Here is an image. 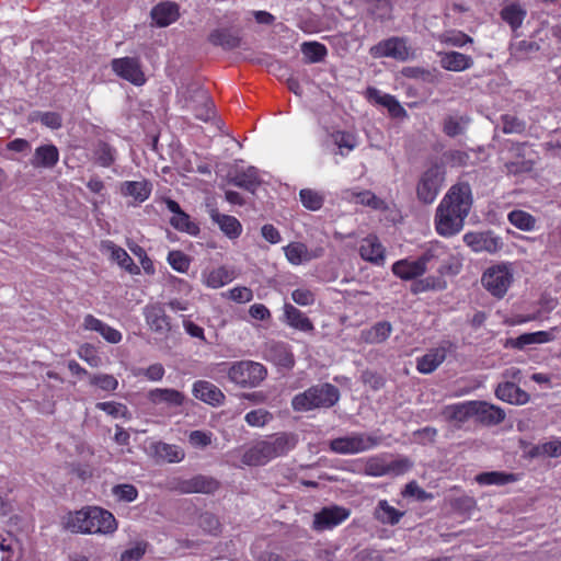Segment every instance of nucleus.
Returning <instances> with one entry per match:
<instances>
[{"label": "nucleus", "instance_id": "f03ea898", "mask_svg": "<svg viewBox=\"0 0 561 561\" xmlns=\"http://www.w3.org/2000/svg\"><path fill=\"white\" fill-rule=\"evenodd\" d=\"M298 443L294 433L280 432L253 443L242 455V462L250 467L264 466L271 460L283 457Z\"/></svg>", "mask_w": 561, "mask_h": 561}, {"label": "nucleus", "instance_id": "b1692460", "mask_svg": "<svg viewBox=\"0 0 561 561\" xmlns=\"http://www.w3.org/2000/svg\"><path fill=\"white\" fill-rule=\"evenodd\" d=\"M193 394L195 398L211 405H220L225 401L224 392L217 386L206 380H198L194 383Z\"/></svg>", "mask_w": 561, "mask_h": 561}, {"label": "nucleus", "instance_id": "49530a36", "mask_svg": "<svg viewBox=\"0 0 561 561\" xmlns=\"http://www.w3.org/2000/svg\"><path fill=\"white\" fill-rule=\"evenodd\" d=\"M502 125V131L504 134H517L522 135L526 130V122L516 115L504 114L500 118Z\"/></svg>", "mask_w": 561, "mask_h": 561}, {"label": "nucleus", "instance_id": "6e6552de", "mask_svg": "<svg viewBox=\"0 0 561 561\" xmlns=\"http://www.w3.org/2000/svg\"><path fill=\"white\" fill-rule=\"evenodd\" d=\"M381 443V437L367 433H352L330 440V450L335 454L348 455L369 450Z\"/></svg>", "mask_w": 561, "mask_h": 561}, {"label": "nucleus", "instance_id": "aec40b11", "mask_svg": "<svg viewBox=\"0 0 561 561\" xmlns=\"http://www.w3.org/2000/svg\"><path fill=\"white\" fill-rule=\"evenodd\" d=\"M152 188V183L149 180L141 179L122 182L118 192L124 197H131L136 204H141L150 197Z\"/></svg>", "mask_w": 561, "mask_h": 561}, {"label": "nucleus", "instance_id": "79ce46f5", "mask_svg": "<svg viewBox=\"0 0 561 561\" xmlns=\"http://www.w3.org/2000/svg\"><path fill=\"white\" fill-rule=\"evenodd\" d=\"M526 16V11L519 4L512 3L504 7L501 11V18L515 31Z\"/></svg>", "mask_w": 561, "mask_h": 561}, {"label": "nucleus", "instance_id": "a18cd8bd", "mask_svg": "<svg viewBox=\"0 0 561 561\" xmlns=\"http://www.w3.org/2000/svg\"><path fill=\"white\" fill-rule=\"evenodd\" d=\"M301 51L309 62L322 61L327 54V47L318 42H306L301 45Z\"/></svg>", "mask_w": 561, "mask_h": 561}, {"label": "nucleus", "instance_id": "69168bd1", "mask_svg": "<svg viewBox=\"0 0 561 561\" xmlns=\"http://www.w3.org/2000/svg\"><path fill=\"white\" fill-rule=\"evenodd\" d=\"M293 300L299 306H310L316 301L314 294L307 288H298L291 293Z\"/></svg>", "mask_w": 561, "mask_h": 561}, {"label": "nucleus", "instance_id": "58836bf2", "mask_svg": "<svg viewBox=\"0 0 561 561\" xmlns=\"http://www.w3.org/2000/svg\"><path fill=\"white\" fill-rule=\"evenodd\" d=\"M209 42L215 46L231 50L240 46L241 38L229 30H215L209 35Z\"/></svg>", "mask_w": 561, "mask_h": 561}, {"label": "nucleus", "instance_id": "6e6d98bb", "mask_svg": "<svg viewBox=\"0 0 561 561\" xmlns=\"http://www.w3.org/2000/svg\"><path fill=\"white\" fill-rule=\"evenodd\" d=\"M112 493L118 501L126 503L135 501L138 496L136 486L128 483L115 485Z\"/></svg>", "mask_w": 561, "mask_h": 561}, {"label": "nucleus", "instance_id": "f704fd0d", "mask_svg": "<svg viewBox=\"0 0 561 561\" xmlns=\"http://www.w3.org/2000/svg\"><path fill=\"white\" fill-rule=\"evenodd\" d=\"M538 331L533 333H524L516 339H511L508 345L514 348L523 350L530 344H542L554 340L553 331Z\"/></svg>", "mask_w": 561, "mask_h": 561}, {"label": "nucleus", "instance_id": "0e129e2a", "mask_svg": "<svg viewBox=\"0 0 561 561\" xmlns=\"http://www.w3.org/2000/svg\"><path fill=\"white\" fill-rule=\"evenodd\" d=\"M35 118L51 129H58L62 125L61 115L56 112H37Z\"/></svg>", "mask_w": 561, "mask_h": 561}, {"label": "nucleus", "instance_id": "c9c22d12", "mask_svg": "<svg viewBox=\"0 0 561 561\" xmlns=\"http://www.w3.org/2000/svg\"><path fill=\"white\" fill-rule=\"evenodd\" d=\"M473 65L470 56L458 51H448L440 54V66L449 71H462Z\"/></svg>", "mask_w": 561, "mask_h": 561}, {"label": "nucleus", "instance_id": "7c9ffc66", "mask_svg": "<svg viewBox=\"0 0 561 561\" xmlns=\"http://www.w3.org/2000/svg\"><path fill=\"white\" fill-rule=\"evenodd\" d=\"M284 312L285 320L291 328L302 332H311L314 330V325L311 320L291 304H285Z\"/></svg>", "mask_w": 561, "mask_h": 561}, {"label": "nucleus", "instance_id": "bf43d9fd", "mask_svg": "<svg viewBox=\"0 0 561 561\" xmlns=\"http://www.w3.org/2000/svg\"><path fill=\"white\" fill-rule=\"evenodd\" d=\"M165 369L162 364L154 363L146 368H138L135 376H142L150 381H160L164 377Z\"/></svg>", "mask_w": 561, "mask_h": 561}, {"label": "nucleus", "instance_id": "de8ad7c7", "mask_svg": "<svg viewBox=\"0 0 561 561\" xmlns=\"http://www.w3.org/2000/svg\"><path fill=\"white\" fill-rule=\"evenodd\" d=\"M300 202L309 210H319L324 203V196L314 190L304 188L299 193Z\"/></svg>", "mask_w": 561, "mask_h": 561}, {"label": "nucleus", "instance_id": "ea45409f", "mask_svg": "<svg viewBox=\"0 0 561 561\" xmlns=\"http://www.w3.org/2000/svg\"><path fill=\"white\" fill-rule=\"evenodd\" d=\"M197 100L199 104H192L191 108L194 111L196 118L208 122L214 116V104L208 93L203 90H197Z\"/></svg>", "mask_w": 561, "mask_h": 561}, {"label": "nucleus", "instance_id": "c756f323", "mask_svg": "<svg viewBox=\"0 0 561 561\" xmlns=\"http://www.w3.org/2000/svg\"><path fill=\"white\" fill-rule=\"evenodd\" d=\"M210 217L228 238L236 239L241 234L242 226L236 217L220 214L217 209L210 211Z\"/></svg>", "mask_w": 561, "mask_h": 561}, {"label": "nucleus", "instance_id": "9b49d317", "mask_svg": "<svg viewBox=\"0 0 561 561\" xmlns=\"http://www.w3.org/2000/svg\"><path fill=\"white\" fill-rule=\"evenodd\" d=\"M513 282L508 265L497 264L489 267L481 277L483 287L494 297L503 298Z\"/></svg>", "mask_w": 561, "mask_h": 561}, {"label": "nucleus", "instance_id": "20e7f679", "mask_svg": "<svg viewBox=\"0 0 561 561\" xmlns=\"http://www.w3.org/2000/svg\"><path fill=\"white\" fill-rule=\"evenodd\" d=\"M340 398L339 389L331 383H319L293 398L291 405L297 412L333 407Z\"/></svg>", "mask_w": 561, "mask_h": 561}, {"label": "nucleus", "instance_id": "c85d7f7f", "mask_svg": "<svg viewBox=\"0 0 561 561\" xmlns=\"http://www.w3.org/2000/svg\"><path fill=\"white\" fill-rule=\"evenodd\" d=\"M495 396L497 399L512 404H524L528 400V394L510 381L500 383L495 389Z\"/></svg>", "mask_w": 561, "mask_h": 561}, {"label": "nucleus", "instance_id": "c03bdc74", "mask_svg": "<svg viewBox=\"0 0 561 561\" xmlns=\"http://www.w3.org/2000/svg\"><path fill=\"white\" fill-rule=\"evenodd\" d=\"M516 480L513 473L500 471L482 472L476 477V481L482 485L497 484L503 485Z\"/></svg>", "mask_w": 561, "mask_h": 561}, {"label": "nucleus", "instance_id": "dca6fc26", "mask_svg": "<svg viewBox=\"0 0 561 561\" xmlns=\"http://www.w3.org/2000/svg\"><path fill=\"white\" fill-rule=\"evenodd\" d=\"M350 516V511L341 506H329L314 514L313 528L317 530L330 529Z\"/></svg>", "mask_w": 561, "mask_h": 561}, {"label": "nucleus", "instance_id": "e2e57ef3", "mask_svg": "<svg viewBox=\"0 0 561 561\" xmlns=\"http://www.w3.org/2000/svg\"><path fill=\"white\" fill-rule=\"evenodd\" d=\"M538 304L540 306L538 312L534 316L527 317L523 320V322L541 319L542 314H548L557 307L558 301L549 295H542Z\"/></svg>", "mask_w": 561, "mask_h": 561}, {"label": "nucleus", "instance_id": "412c9836", "mask_svg": "<svg viewBox=\"0 0 561 561\" xmlns=\"http://www.w3.org/2000/svg\"><path fill=\"white\" fill-rule=\"evenodd\" d=\"M265 357L278 367L291 369L295 356L290 346L284 342H271L265 350Z\"/></svg>", "mask_w": 561, "mask_h": 561}, {"label": "nucleus", "instance_id": "9d476101", "mask_svg": "<svg viewBox=\"0 0 561 561\" xmlns=\"http://www.w3.org/2000/svg\"><path fill=\"white\" fill-rule=\"evenodd\" d=\"M419 259L425 272L434 270L444 274L450 270L454 256L448 247L439 241H432L423 247V252Z\"/></svg>", "mask_w": 561, "mask_h": 561}, {"label": "nucleus", "instance_id": "2eb2a0df", "mask_svg": "<svg viewBox=\"0 0 561 561\" xmlns=\"http://www.w3.org/2000/svg\"><path fill=\"white\" fill-rule=\"evenodd\" d=\"M472 408L474 420L484 426L497 425L505 419L503 409L485 401H472Z\"/></svg>", "mask_w": 561, "mask_h": 561}, {"label": "nucleus", "instance_id": "37998d69", "mask_svg": "<svg viewBox=\"0 0 561 561\" xmlns=\"http://www.w3.org/2000/svg\"><path fill=\"white\" fill-rule=\"evenodd\" d=\"M507 218L513 226L524 231L533 230L537 222L533 215L520 209L512 210Z\"/></svg>", "mask_w": 561, "mask_h": 561}, {"label": "nucleus", "instance_id": "393cba45", "mask_svg": "<svg viewBox=\"0 0 561 561\" xmlns=\"http://www.w3.org/2000/svg\"><path fill=\"white\" fill-rule=\"evenodd\" d=\"M392 332V325L388 321H380L359 333V342L365 344H379L385 342Z\"/></svg>", "mask_w": 561, "mask_h": 561}, {"label": "nucleus", "instance_id": "5fc2aeb1", "mask_svg": "<svg viewBox=\"0 0 561 561\" xmlns=\"http://www.w3.org/2000/svg\"><path fill=\"white\" fill-rule=\"evenodd\" d=\"M168 262L173 270L180 273H186L191 265L190 257L182 251H171L168 255Z\"/></svg>", "mask_w": 561, "mask_h": 561}, {"label": "nucleus", "instance_id": "f257e3e1", "mask_svg": "<svg viewBox=\"0 0 561 561\" xmlns=\"http://www.w3.org/2000/svg\"><path fill=\"white\" fill-rule=\"evenodd\" d=\"M472 206L471 187L466 182L454 184L442 199L435 214L438 234L450 237L458 233Z\"/></svg>", "mask_w": 561, "mask_h": 561}, {"label": "nucleus", "instance_id": "4d7b16f0", "mask_svg": "<svg viewBox=\"0 0 561 561\" xmlns=\"http://www.w3.org/2000/svg\"><path fill=\"white\" fill-rule=\"evenodd\" d=\"M198 525L204 531L210 535H218L221 528L218 517L209 512L203 513L199 516Z\"/></svg>", "mask_w": 561, "mask_h": 561}, {"label": "nucleus", "instance_id": "4c0bfd02", "mask_svg": "<svg viewBox=\"0 0 561 561\" xmlns=\"http://www.w3.org/2000/svg\"><path fill=\"white\" fill-rule=\"evenodd\" d=\"M156 456L168 462H180L185 457V451L178 445L158 442L153 445Z\"/></svg>", "mask_w": 561, "mask_h": 561}, {"label": "nucleus", "instance_id": "5701e85b", "mask_svg": "<svg viewBox=\"0 0 561 561\" xmlns=\"http://www.w3.org/2000/svg\"><path fill=\"white\" fill-rule=\"evenodd\" d=\"M228 182L251 193H254L261 185L259 171L254 167L230 173Z\"/></svg>", "mask_w": 561, "mask_h": 561}, {"label": "nucleus", "instance_id": "473e14b6", "mask_svg": "<svg viewBox=\"0 0 561 561\" xmlns=\"http://www.w3.org/2000/svg\"><path fill=\"white\" fill-rule=\"evenodd\" d=\"M446 358V350L436 347L417 358L416 369L422 374L433 373Z\"/></svg>", "mask_w": 561, "mask_h": 561}, {"label": "nucleus", "instance_id": "0eeeda50", "mask_svg": "<svg viewBox=\"0 0 561 561\" xmlns=\"http://www.w3.org/2000/svg\"><path fill=\"white\" fill-rule=\"evenodd\" d=\"M445 180V168L438 162H433L420 175L416 185V196L423 204H432Z\"/></svg>", "mask_w": 561, "mask_h": 561}, {"label": "nucleus", "instance_id": "4468645a", "mask_svg": "<svg viewBox=\"0 0 561 561\" xmlns=\"http://www.w3.org/2000/svg\"><path fill=\"white\" fill-rule=\"evenodd\" d=\"M220 488V482L209 476L196 474L190 479L179 480L174 489L183 494L215 493Z\"/></svg>", "mask_w": 561, "mask_h": 561}, {"label": "nucleus", "instance_id": "8fccbe9b", "mask_svg": "<svg viewBox=\"0 0 561 561\" xmlns=\"http://www.w3.org/2000/svg\"><path fill=\"white\" fill-rule=\"evenodd\" d=\"M170 224L178 230L184 231L191 234H196L198 232V227L196 224L191 221L190 216L183 210L170 219Z\"/></svg>", "mask_w": 561, "mask_h": 561}, {"label": "nucleus", "instance_id": "e433bc0d", "mask_svg": "<svg viewBox=\"0 0 561 561\" xmlns=\"http://www.w3.org/2000/svg\"><path fill=\"white\" fill-rule=\"evenodd\" d=\"M284 251L287 260L295 265H299L320 256V254H311L308 251L307 245L302 242H291L284 248Z\"/></svg>", "mask_w": 561, "mask_h": 561}, {"label": "nucleus", "instance_id": "a878e982", "mask_svg": "<svg viewBox=\"0 0 561 561\" xmlns=\"http://www.w3.org/2000/svg\"><path fill=\"white\" fill-rule=\"evenodd\" d=\"M111 254V259L115 261L122 268L131 275L140 274V268L135 264L129 254L121 247L116 245L113 241H106L103 245Z\"/></svg>", "mask_w": 561, "mask_h": 561}, {"label": "nucleus", "instance_id": "72a5a7b5", "mask_svg": "<svg viewBox=\"0 0 561 561\" xmlns=\"http://www.w3.org/2000/svg\"><path fill=\"white\" fill-rule=\"evenodd\" d=\"M403 516L404 512L391 506L387 500L378 501L374 511L375 519L383 525H397Z\"/></svg>", "mask_w": 561, "mask_h": 561}, {"label": "nucleus", "instance_id": "1a4fd4ad", "mask_svg": "<svg viewBox=\"0 0 561 561\" xmlns=\"http://www.w3.org/2000/svg\"><path fill=\"white\" fill-rule=\"evenodd\" d=\"M369 55L373 58H392L398 61H407L415 55L414 50L408 45L405 37L392 36L378 42L369 48Z\"/></svg>", "mask_w": 561, "mask_h": 561}, {"label": "nucleus", "instance_id": "f3484780", "mask_svg": "<svg viewBox=\"0 0 561 561\" xmlns=\"http://www.w3.org/2000/svg\"><path fill=\"white\" fill-rule=\"evenodd\" d=\"M358 252L360 257L375 265H383L386 249L375 234H369L360 240Z\"/></svg>", "mask_w": 561, "mask_h": 561}, {"label": "nucleus", "instance_id": "ddd939ff", "mask_svg": "<svg viewBox=\"0 0 561 561\" xmlns=\"http://www.w3.org/2000/svg\"><path fill=\"white\" fill-rule=\"evenodd\" d=\"M112 70L122 79L129 81L135 85H142L146 82V76L141 69L139 58L123 57L114 58L111 61Z\"/></svg>", "mask_w": 561, "mask_h": 561}, {"label": "nucleus", "instance_id": "2f4dec72", "mask_svg": "<svg viewBox=\"0 0 561 561\" xmlns=\"http://www.w3.org/2000/svg\"><path fill=\"white\" fill-rule=\"evenodd\" d=\"M472 410V401H468L444 407L442 415L446 421L455 422L460 425L467 422L470 417H473Z\"/></svg>", "mask_w": 561, "mask_h": 561}, {"label": "nucleus", "instance_id": "13d9d810", "mask_svg": "<svg viewBox=\"0 0 561 561\" xmlns=\"http://www.w3.org/2000/svg\"><path fill=\"white\" fill-rule=\"evenodd\" d=\"M149 543L145 540L137 541L131 548L126 549L119 558V561H139L145 553Z\"/></svg>", "mask_w": 561, "mask_h": 561}, {"label": "nucleus", "instance_id": "7ed1b4c3", "mask_svg": "<svg viewBox=\"0 0 561 561\" xmlns=\"http://www.w3.org/2000/svg\"><path fill=\"white\" fill-rule=\"evenodd\" d=\"M64 527L71 533L112 535L117 530L118 523L110 511L88 506L69 513L65 517Z\"/></svg>", "mask_w": 561, "mask_h": 561}, {"label": "nucleus", "instance_id": "a19ab883", "mask_svg": "<svg viewBox=\"0 0 561 561\" xmlns=\"http://www.w3.org/2000/svg\"><path fill=\"white\" fill-rule=\"evenodd\" d=\"M233 279V273L226 266H219L205 275V284L211 288H219Z\"/></svg>", "mask_w": 561, "mask_h": 561}, {"label": "nucleus", "instance_id": "864d4df0", "mask_svg": "<svg viewBox=\"0 0 561 561\" xmlns=\"http://www.w3.org/2000/svg\"><path fill=\"white\" fill-rule=\"evenodd\" d=\"M244 419L250 426L261 427L273 420V414L265 409H257L248 412Z\"/></svg>", "mask_w": 561, "mask_h": 561}, {"label": "nucleus", "instance_id": "09e8293b", "mask_svg": "<svg viewBox=\"0 0 561 561\" xmlns=\"http://www.w3.org/2000/svg\"><path fill=\"white\" fill-rule=\"evenodd\" d=\"M115 153V149L104 141H99L94 151L98 163L105 168H108L114 163Z\"/></svg>", "mask_w": 561, "mask_h": 561}, {"label": "nucleus", "instance_id": "a211bd4d", "mask_svg": "<svg viewBox=\"0 0 561 561\" xmlns=\"http://www.w3.org/2000/svg\"><path fill=\"white\" fill-rule=\"evenodd\" d=\"M145 319L149 328L161 335H167L171 329L170 318L167 316L165 310L161 304H151L146 306Z\"/></svg>", "mask_w": 561, "mask_h": 561}, {"label": "nucleus", "instance_id": "3c124183", "mask_svg": "<svg viewBox=\"0 0 561 561\" xmlns=\"http://www.w3.org/2000/svg\"><path fill=\"white\" fill-rule=\"evenodd\" d=\"M450 507L461 514H470L477 507V501L469 495H461L449 500Z\"/></svg>", "mask_w": 561, "mask_h": 561}, {"label": "nucleus", "instance_id": "6ab92c4d", "mask_svg": "<svg viewBox=\"0 0 561 561\" xmlns=\"http://www.w3.org/2000/svg\"><path fill=\"white\" fill-rule=\"evenodd\" d=\"M463 242L474 252L494 253L502 248L501 239L490 232H468L463 236Z\"/></svg>", "mask_w": 561, "mask_h": 561}, {"label": "nucleus", "instance_id": "cd10ccee", "mask_svg": "<svg viewBox=\"0 0 561 561\" xmlns=\"http://www.w3.org/2000/svg\"><path fill=\"white\" fill-rule=\"evenodd\" d=\"M391 270H392V273L397 277H399L401 279H405V280L413 279V278L421 276L425 273V270H424L420 259H417V260H409V259L399 260L396 263H393Z\"/></svg>", "mask_w": 561, "mask_h": 561}, {"label": "nucleus", "instance_id": "423d86ee", "mask_svg": "<svg viewBox=\"0 0 561 561\" xmlns=\"http://www.w3.org/2000/svg\"><path fill=\"white\" fill-rule=\"evenodd\" d=\"M267 377L266 367L254 360H239L228 368V378L242 388L257 387Z\"/></svg>", "mask_w": 561, "mask_h": 561}, {"label": "nucleus", "instance_id": "bb28decb", "mask_svg": "<svg viewBox=\"0 0 561 561\" xmlns=\"http://www.w3.org/2000/svg\"><path fill=\"white\" fill-rule=\"evenodd\" d=\"M59 160V151L55 145H43L35 149L31 164L34 168H54Z\"/></svg>", "mask_w": 561, "mask_h": 561}, {"label": "nucleus", "instance_id": "680f3d73", "mask_svg": "<svg viewBox=\"0 0 561 561\" xmlns=\"http://www.w3.org/2000/svg\"><path fill=\"white\" fill-rule=\"evenodd\" d=\"M440 42L445 43L447 45L456 46V47H462L466 44L472 43L473 39L469 35L465 34L461 31H451L445 33L440 37Z\"/></svg>", "mask_w": 561, "mask_h": 561}, {"label": "nucleus", "instance_id": "f8f14e48", "mask_svg": "<svg viewBox=\"0 0 561 561\" xmlns=\"http://www.w3.org/2000/svg\"><path fill=\"white\" fill-rule=\"evenodd\" d=\"M147 400L152 407L171 414L173 409L184 404L185 396L173 388H154L147 393Z\"/></svg>", "mask_w": 561, "mask_h": 561}, {"label": "nucleus", "instance_id": "603ef678", "mask_svg": "<svg viewBox=\"0 0 561 561\" xmlns=\"http://www.w3.org/2000/svg\"><path fill=\"white\" fill-rule=\"evenodd\" d=\"M90 383L107 392H114L118 387V380L113 375L107 374L90 376Z\"/></svg>", "mask_w": 561, "mask_h": 561}, {"label": "nucleus", "instance_id": "338daca9", "mask_svg": "<svg viewBox=\"0 0 561 561\" xmlns=\"http://www.w3.org/2000/svg\"><path fill=\"white\" fill-rule=\"evenodd\" d=\"M371 7L373 14L379 19H386L389 16L391 11L390 0H366Z\"/></svg>", "mask_w": 561, "mask_h": 561}, {"label": "nucleus", "instance_id": "774afa93", "mask_svg": "<svg viewBox=\"0 0 561 561\" xmlns=\"http://www.w3.org/2000/svg\"><path fill=\"white\" fill-rule=\"evenodd\" d=\"M362 380L365 385H368L373 390H379L385 386V378L371 370H365L362 374Z\"/></svg>", "mask_w": 561, "mask_h": 561}, {"label": "nucleus", "instance_id": "39448f33", "mask_svg": "<svg viewBox=\"0 0 561 561\" xmlns=\"http://www.w3.org/2000/svg\"><path fill=\"white\" fill-rule=\"evenodd\" d=\"M412 466L413 463L408 457L380 454L368 457L364 461L362 472L371 477L401 476Z\"/></svg>", "mask_w": 561, "mask_h": 561}, {"label": "nucleus", "instance_id": "4be33fe9", "mask_svg": "<svg viewBox=\"0 0 561 561\" xmlns=\"http://www.w3.org/2000/svg\"><path fill=\"white\" fill-rule=\"evenodd\" d=\"M180 8L175 2L164 1L154 5L151 10V19L159 27H165L175 22L180 16Z\"/></svg>", "mask_w": 561, "mask_h": 561}, {"label": "nucleus", "instance_id": "052dcab7", "mask_svg": "<svg viewBox=\"0 0 561 561\" xmlns=\"http://www.w3.org/2000/svg\"><path fill=\"white\" fill-rule=\"evenodd\" d=\"M95 407L115 419L127 417L129 414L127 407L119 402H98Z\"/></svg>", "mask_w": 561, "mask_h": 561}]
</instances>
